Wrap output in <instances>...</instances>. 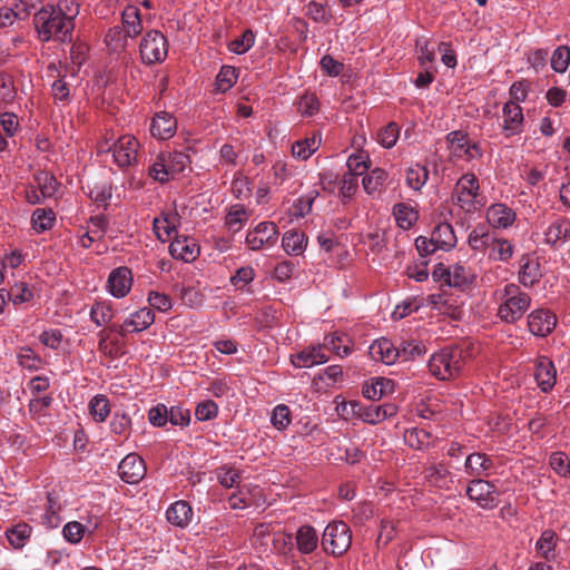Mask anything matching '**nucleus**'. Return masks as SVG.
Wrapping results in <instances>:
<instances>
[{
    "label": "nucleus",
    "mask_w": 570,
    "mask_h": 570,
    "mask_svg": "<svg viewBox=\"0 0 570 570\" xmlns=\"http://www.w3.org/2000/svg\"><path fill=\"white\" fill-rule=\"evenodd\" d=\"M35 28L39 39L48 42L51 39L61 42L71 41L75 28L73 18L67 16L60 8L47 6L35 13Z\"/></svg>",
    "instance_id": "obj_1"
},
{
    "label": "nucleus",
    "mask_w": 570,
    "mask_h": 570,
    "mask_svg": "<svg viewBox=\"0 0 570 570\" xmlns=\"http://www.w3.org/2000/svg\"><path fill=\"white\" fill-rule=\"evenodd\" d=\"M469 356L468 350L454 345L442 348L429 361V370L439 380H451L460 375Z\"/></svg>",
    "instance_id": "obj_2"
},
{
    "label": "nucleus",
    "mask_w": 570,
    "mask_h": 570,
    "mask_svg": "<svg viewBox=\"0 0 570 570\" xmlns=\"http://www.w3.org/2000/svg\"><path fill=\"white\" fill-rule=\"evenodd\" d=\"M189 163V156L181 151L160 153L149 168V175L164 184L183 173Z\"/></svg>",
    "instance_id": "obj_3"
},
{
    "label": "nucleus",
    "mask_w": 570,
    "mask_h": 570,
    "mask_svg": "<svg viewBox=\"0 0 570 570\" xmlns=\"http://www.w3.org/2000/svg\"><path fill=\"white\" fill-rule=\"evenodd\" d=\"M321 543L326 553L334 557L343 556L352 543L350 527L343 521L328 523L323 532Z\"/></svg>",
    "instance_id": "obj_4"
},
{
    "label": "nucleus",
    "mask_w": 570,
    "mask_h": 570,
    "mask_svg": "<svg viewBox=\"0 0 570 570\" xmlns=\"http://www.w3.org/2000/svg\"><path fill=\"white\" fill-rule=\"evenodd\" d=\"M139 53L146 65L163 62L168 55L167 38L158 30L147 31L140 41Z\"/></svg>",
    "instance_id": "obj_5"
},
{
    "label": "nucleus",
    "mask_w": 570,
    "mask_h": 570,
    "mask_svg": "<svg viewBox=\"0 0 570 570\" xmlns=\"http://www.w3.org/2000/svg\"><path fill=\"white\" fill-rule=\"evenodd\" d=\"M352 413L357 415L364 422L370 424H377L383 420L396 414L397 407L394 404H375L368 405L361 404L360 402H351Z\"/></svg>",
    "instance_id": "obj_6"
},
{
    "label": "nucleus",
    "mask_w": 570,
    "mask_h": 570,
    "mask_svg": "<svg viewBox=\"0 0 570 570\" xmlns=\"http://www.w3.org/2000/svg\"><path fill=\"white\" fill-rule=\"evenodd\" d=\"M470 500L478 502L484 509H493L498 502L494 494H499L497 487L483 479H475L470 482L466 489Z\"/></svg>",
    "instance_id": "obj_7"
},
{
    "label": "nucleus",
    "mask_w": 570,
    "mask_h": 570,
    "mask_svg": "<svg viewBox=\"0 0 570 570\" xmlns=\"http://www.w3.org/2000/svg\"><path fill=\"white\" fill-rule=\"evenodd\" d=\"M531 298L527 293L512 295L499 307V317L507 323H514L522 317L530 306Z\"/></svg>",
    "instance_id": "obj_8"
},
{
    "label": "nucleus",
    "mask_w": 570,
    "mask_h": 570,
    "mask_svg": "<svg viewBox=\"0 0 570 570\" xmlns=\"http://www.w3.org/2000/svg\"><path fill=\"white\" fill-rule=\"evenodd\" d=\"M146 473L144 460L136 453L127 454L118 465L120 479L128 484L138 483Z\"/></svg>",
    "instance_id": "obj_9"
},
{
    "label": "nucleus",
    "mask_w": 570,
    "mask_h": 570,
    "mask_svg": "<svg viewBox=\"0 0 570 570\" xmlns=\"http://www.w3.org/2000/svg\"><path fill=\"white\" fill-rule=\"evenodd\" d=\"M278 236V229L273 222L259 223L254 230L248 232L246 243L253 250L261 249L265 244L273 245Z\"/></svg>",
    "instance_id": "obj_10"
},
{
    "label": "nucleus",
    "mask_w": 570,
    "mask_h": 570,
    "mask_svg": "<svg viewBox=\"0 0 570 570\" xmlns=\"http://www.w3.org/2000/svg\"><path fill=\"white\" fill-rule=\"evenodd\" d=\"M138 140L130 135L121 136L112 146L114 159L119 167H127L136 159Z\"/></svg>",
    "instance_id": "obj_11"
},
{
    "label": "nucleus",
    "mask_w": 570,
    "mask_h": 570,
    "mask_svg": "<svg viewBox=\"0 0 570 570\" xmlns=\"http://www.w3.org/2000/svg\"><path fill=\"white\" fill-rule=\"evenodd\" d=\"M557 318L548 309H537L528 316L529 331L537 336H547L556 327Z\"/></svg>",
    "instance_id": "obj_12"
},
{
    "label": "nucleus",
    "mask_w": 570,
    "mask_h": 570,
    "mask_svg": "<svg viewBox=\"0 0 570 570\" xmlns=\"http://www.w3.org/2000/svg\"><path fill=\"white\" fill-rule=\"evenodd\" d=\"M503 131L507 137L518 135L522 131L523 127V112L520 105L513 100H510L503 106Z\"/></svg>",
    "instance_id": "obj_13"
},
{
    "label": "nucleus",
    "mask_w": 570,
    "mask_h": 570,
    "mask_svg": "<svg viewBox=\"0 0 570 570\" xmlns=\"http://www.w3.org/2000/svg\"><path fill=\"white\" fill-rule=\"evenodd\" d=\"M132 275L128 267L115 268L108 277V287L112 296L125 297L131 288Z\"/></svg>",
    "instance_id": "obj_14"
},
{
    "label": "nucleus",
    "mask_w": 570,
    "mask_h": 570,
    "mask_svg": "<svg viewBox=\"0 0 570 570\" xmlns=\"http://www.w3.org/2000/svg\"><path fill=\"white\" fill-rule=\"evenodd\" d=\"M169 253L173 258L189 263L198 257L199 246L186 236L176 237L169 245Z\"/></svg>",
    "instance_id": "obj_15"
},
{
    "label": "nucleus",
    "mask_w": 570,
    "mask_h": 570,
    "mask_svg": "<svg viewBox=\"0 0 570 570\" xmlns=\"http://www.w3.org/2000/svg\"><path fill=\"white\" fill-rule=\"evenodd\" d=\"M176 129L177 120L167 111H160L156 114L149 128L153 137L163 140L171 138L175 135Z\"/></svg>",
    "instance_id": "obj_16"
},
{
    "label": "nucleus",
    "mask_w": 570,
    "mask_h": 570,
    "mask_svg": "<svg viewBox=\"0 0 570 570\" xmlns=\"http://www.w3.org/2000/svg\"><path fill=\"white\" fill-rule=\"evenodd\" d=\"M534 377L542 392L551 391L557 382V371L553 362L548 357H541L535 365Z\"/></svg>",
    "instance_id": "obj_17"
},
{
    "label": "nucleus",
    "mask_w": 570,
    "mask_h": 570,
    "mask_svg": "<svg viewBox=\"0 0 570 570\" xmlns=\"http://www.w3.org/2000/svg\"><path fill=\"white\" fill-rule=\"evenodd\" d=\"M488 223L494 228H507L515 220V213L504 204H493L487 210Z\"/></svg>",
    "instance_id": "obj_18"
},
{
    "label": "nucleus",
    "mask_w": 570,
    "mask_h": 570,
    "mask_svg": "<svg viewBox=\"0 0 570 570\" xmlns=\"http://www.w3.org/2000/svg\"><path fill=\"white\" fill-rule=\"evenodd\" d=\"M370 354L375 361H381L386 365L393 364L400 358L399 347H395L393 343L387 338H381L375 341L370 346Z\"/></svg>",
    "instance_id": "obj_19"
},
{
    "label": "nucleus",
    "mask_w": 570,
    "mask_h": 570,
    "mask_svg": "<svg viewBox=\"0 0 570 570\" xmlns=\"http://www.w3.org/2000/svg\"><path fill=\"white\" fill-rule=\"evenodd\" d=\"M465 472L470 476L481 479L482 475L488 476V471L493 468V461L485 453H471L465 459Z\"/></svg>",
    "instance_id": "obj_20"
},
{
    "label": "nucleus",
    "mask_w": 570,
    "mask_h": 570,
    "mask_svg": "<svg viewBox=\"0 0 570 570\" xmlns=\"http://www.w3.org/2000/svg\"><path fill=\"white\" fill-rule=\"evenodd\" d=\"M479 181L474 174L463 175L456 183L458 200L463 207L471 205L478 195Z\"/></svg>",
    "instance_id": "obj_21"
},
{
    "label": "nucleus",
    "mask_w": 570,
    "mask_h": 570,
    "mask_svg": "<svg viewBox=\"0 0 570 570\" xmlns=\"http://www.w3.org/2000/svg\"><path fill=\"white\" fill-rule=\"evenodd\" d=\"M541 276L540 264L529 255H523L520 259L519 282L524 287H531L540 281Z\"/></svg>",
    "instance_id": "obj_22"
},
{
    "label": "nucleus",
    "mask_w": 570,
    "mask_h": 570,
    "mask_svg": "<svg viewBox=\"0 0 570 570\" xmlns=\"http://www.w3.org/2000/svg\"><path fill=\"white\" fill-rule=\"evenodd\" d=\"M547 244L556 246L558 243H566L570 239V219L558 217L544 233Z\"/></svg>",
    "instance_id": "obj_23"
},
{
    "label": "nucleus",
    "mask_w": 570,
    "mask_h": 570,
    "mask_svg": "<svg viewBox=\"0 0 570 570\" xmlns=\"http://www.w3.org/2000/svg\"><path fill=\"white\" fill-rule=\"evenodd\" d=\"M432 242H434V248H441L443 250H450L456 244V237L454 230L449 223L438 224L432 232Z\"/></svg>",
    "instance_id": "obj_24"
},
{
    "label": "nucleus",
    "mask_w": 570,
    "mask_h": 570,
    "mask_svg": "<svg viewBox=\"0 0 570 570\" xmlns=\"http://www.w3.org/2000/svg\"><path fill=\"white\" fill-rule=\"evenodd\" d=\"M191 515V508L186 501H177L173 503L166 512L168 522L180 528H184L189 523Z\"/></svg>",
    "instance_id": "obj_25"
},
{
    "label": "nucleus",
    "mask_w": 570,
    "mask_h": 570,
    "mask_svg": "<svg viewBox=\"0 0 570 570\" xmlns=\"http://www.w3.org/2000/svg\"><path fill=\"white\" fill-rule=\"evenodd\" d=\"M122 28L130 38L138 36L142 30L140 11L136 6H127L121 14Z\"/></svg>",
    "instance_id": "obj_26"
},
{
    "label": "nucleus",
    "mask_w": 570,
    "mask_h": 570,
    "mask_svg": "<svg viewBox=\"0 0 570 570\" xmlns=\"http://www.w3.org/2000/svg\"><path fill=\"white\" fill-rule=\"evenodd\" d=\"M318 543V537L315 529L311 525H302L296 532L297 549L303 554L312 553Z\"/></svg>",
    "instance_id": "obj_27"
},
{
    "label": "nucleus",
    "mask_w": 570,
    "mask_h": 570,
    "mask_svg": "<svg viewBox=\"0 0 570 570\" xmlns=\"http://www.w3.org/2000/svg\"><path fill=\"white\" fill-rule=\"evenodd\" d=\"M307 243L304 233L297 230H288L283 235L282 246L287 254L299 255L303 253Z\"/></svg>",
    "instance_id": "obj_28"
},
{
    "label": "nucleus",
    "mask_w": 570,
    "mask_h": 570,
    "mask_svg": "<svg viewBox=\"0 0 570 570\" xmlns=\"http://www.w3.org/2000/svg\"><path fill=\"white\" fill-rule=\"evenodd\" d=\"M494 239V233L485 230V227L478 226L469 235L468 242L473 250H490L491 243Z\"/></svg>",
    "instance_id": "obj_29"
},
{
    "label": "nucleus",
    "mask_w": 570,
    "mask_h": 570,
    "mask_svg": "<svg viewBox=\"0 0 570 570\" xmlns=\"http://www.w3.org/2000/svg\"><path fill=\"white\" fill-rule=\"evenodd\" d=\"M155 321V314L150 308L144 307L125 321V325L131 327V332H141Z\"/></svg>",
    "instance_id": "obj_30"
},
{
    "label": "nucleus",
    "mask_w": 570,
    "mask_h": 570,
    "mask_svg": "<svg viewBox=\"0 0 570 570\" xmlns=\"http://www.w3.org/2000/svg\"><path fill=\"white\" fill-rule=\"evenodd\" d=\"M393 215L402 229H410L419 217L417 212L404 203L394 205Z\"/></svg>",
    "instance_id": "obj_31"
},
{
    "label": "nucleus",
    "mask_w": 570,
    "mask_h": 570,
    "mask_svg": "<svg viewBox=\"0 0 570 570\" xmlns=\"http://www.w3.org/2000/svg\"><path fill=\"white\" fill-rule=\"evenodd\" d=\"M320 145L321 139H317L315 136L307 137L294 142L292 154L294 157L306 160L320 148Z\"/></svg>",
    "instance_id": "obj_32"
},
{
    "label": "nucleus",
    "mask_w": 570,
    "mask_h": 570,
    "mask_svg": "<svg viewBox=\"0 0 570 570\" xmlns=\"http://www.w3.org/2000/svg\"><path fill=\"white\" fill-rule=\"evenodd\" d=\"M56 220V214L50 208H38L33 212L31 224L37 233L49 230Z\"/></svg>",
    "instance_id": "obj_33"
},
{
    "label": "nucleus",
    "mask_w": 570,
    "mask_h": 570,
    "mask_svg": "<svg viewBox=\"0 0 570 570\" xmlns=\"http://www.w3.org/2000/svg\"><path fill=\"white\" fill-rule=\"evenodd\" d=\"M31 527L24 522L18 523L6 531L10 544L16 548H22L30 538Z\"/></svg>",
    "instance_id": "obj_34"
},
{
    "label": "nucleus",
    "mask_w": 570,
    "mask_h": 570,
    "mask_svg": "<svg viewBox=\"0 0 570 570\" xmlns=\"http://www.w3.org/2000/svg\"><path fill=\"white\" fill-rule=\"evenodd\" d=\"M513 255V245L504 238H497L494 236L493 242L489 250V258L493 261H509Z\"/></svg>",
    "instance_id": "obj_35"
},
{
    "label": "nucleus",
    "mask_w": 570,
    "mask_h": 570,
    "mask_svg": "<svg viewBox=\"0 0 570 570\" xmlns=\"http://www.w3.org/2000/svg\"><path fill=\"white\" fill-rule=\"evenodd\" d=\"M429 178V170L425 166L416 164L406 170V185L413 190H420Z\"/></svg>",
    "instance_id": "obj_36"
},
{
    "label": "nucleus",
    "mask_w": 570,
    "mask_h": 570,
    "mask_svg": "<svg viewBox=\"0 0 570 570\" xmlns=\"http://www.w3.org/2000/svg\"><path fill=\"white\" fill-rule=\"evenodd\" d=\"M33 179L38 185L42 197H52L56 194L59 184L52 174L48 171H39L35 174Z\"/></svg>",
    "instance_id": "obj_37"
},
{
    "label": "nucleus",
    "mask_w": 570,
    "mask_h": 570,
    "mask_svg": "<svg viewBox=\"0 0 570 570\" xmlns=\"http://www.w3.org/2000/svg\"><path fill=\"white\" fill-rule=\"evenodd\" d=\"M389 175L383 168H374L363 178V187L367 194H374L386 181Z\"/></svg>",
    "instance_id": "obj_38"
},
{
    "label": "nucleus",
    "mask_w": 570,
    "mask_h": 570,
    "mask_svg": "<svg viewBox=\"0 0 570 570\" xmlns=\"http://www.w3.org/2000/svg\"><path fill=\"white\" fill-rule=\"evenodd\" d=\"M90 317L97 326L108 324L114 317L111 305L106 302H96L90 308Z\"/></svg>",
    "instance_id": "obj_39"
},
{
    "label": "nucleus",
    "mask_w": 570,
    "mask_h": 570,
    "mask_svg": "<svg viewBox=\"0 0 570 570\" xmlns=\"http://www.w3.org/2000/svg\"><path fill=\"white\" fill-rule=\"evenodd\" d=\"M175 220V216H170L167 214L160 218L154 219V232L158 239H160L161 242H166V237H170L171 233L176 232Z\"/></svg>",
    "instance_id": "obj_40"
},
{
    "label": "nucleus",
    "mask_w": 570,
    "mask_h": 570,
    "mask_svg": "<svg viewBox=\"0 0 570 570\" xmlns=\"http://www.w3.org/2000/svg\"><path fill=\"white\" fill-rule=\"evenodd\" d=\"M237 69L232 66H223L216 77V87L220 92L229 90L237 80Z\"/></svg>",
    "instance_id": "obj_41"
},
{
    "label": "nucleus",
    "mask_w": 570,
    "mask_h": 570,
    "mask_svg": "<svg viewBox=\"0 0 570 570\" xmlns=\"http://www.w3.org/2000/svg\"><path fill=\"white\" fill-rule=\"evenodd\" d=\"M90 414L97 422H104L109 413L110 406L109 401L104 395H96L89 403Z\"/></svg>",
    "instance_id": "obj_42"
},
{
    "label": "nucleus",
    "mask_w": 570,
    "mask_h": 570,
    "mask_svg": "<svg viewBox=\"0 0 570 570\" xmlns=\"http://www.w3.org/2000/svg\"><path fill=\"white\" fill-rule=\"evenodd\" d=\"M431 433L424 429H411L406 430L404 434L405 443L413 449H422L429 445Z\"/></svg>",
    "instance_id": "obj_43"
},
{
    "label": "nucleus",
    "mask_w": 570,
    "mask_h": 570,
    "mask_svg": "<svg viewBox=\"0 0 570 570\" xmlns=\"http://www.w3.org/2000/svg\"><path fill=\"white\" fill-rule=\"evenodd\" d=\"M389 384H391V381L382 377H379L371 383H365L362 389L363 396L372 402L380 400L384 394L385 386Z\"/></svg>",
    "instance_id": "obj_44"
},
{
    "label": "nucleus",
    "mask_w": 570,
    "mask_h": 570,
    "mask_svg": "<svg viewBox=\"0 0 570 570\" xmlns=\"http://www.w3.org/2000/svg\"><path fill=\"white\" fill-rule=\"evenodd\" d=\"M570 63V48L568 46L558 47L551 57V68L559 73L564 72Z\"/></svg>",
    "instance_id": "obj_45"
},
{
    "label": "nucleus",
    "mask_w": 570,
    "mask_h": 570,
    "mask_svg": "<svg viewBox=\"0 0 570 570\" xmlns=\"http://www.w3.org/2000/svg\"><path fill=\"white\" fill-rule=\"evenodd\" d=\"M216 475L224 488H233L240 481V474L233 466L223 465L216 469Z\"/></svg>",
    "instance_id": "obj_46"
},
{
    "label": "nucleus",
    "mask_w": 570,
    "mask_h": 570,
    "mask_svg": "<svg viewBox=\"0 0 570 570\" xmlns=\"http://www.w3.org/2000/svg\"><path fill=\"white\" fill-rule=\"evenodd\" d=\"M129 36L121 26H115L108 30L105 36V42L112 50H118L126 47V40Z\"/></svg>",
    "instance_id": "obj_47"
},
{
    "label": "nucleus",
    "mask_w": 570,
    "mask_h": 570,
    "mask_svg": "<svg viewBox=\"0 0 570 570\" xmlns=\"http://www.w3.org/2000/svg\"><path fill=\"white\" fill-rule=\"evenodd\" d=\"M8 298L14 304H22L30 302L33 298L32 291L26 283H16L8 292Z\"/></svg>",
    "instance_id": "obj_48"
},
{
    "label": "nucleus",
    "mask_w": 570,
    "mask_h": 570,
    "mask_svg": "<svg viewBox=\"0 0 570 570\" xmlns=\"http://www.w3.org/2000/svg\"><path fill=\"white\" fill-rule=\"evenodd\" d=\"M445 284L450 287L462 288L469 284V274L463 265L455 264L450 268V276L445 278Z\"/></svg>",
    "instance_id": "obj_49"
},
{
    "label": "nucleus",
    "mask_w": 570,
    "mask_h": 570,
    "mask_svg": "<svg viewBox=\"0 0 570 570\" xmlns=\"http://www.w3.org/2000/svg\"><path fill=\"white\" fill-rule=\"evenodd\" d=\"M400 135V128L395 122L387 124L379 131V142L384 148H392L395 146Z\"/></svg>",
    "instance_id": "obj_50"
},
{
    "label": "nucleus",
    "mask_w": 570,
    "mask_h": 570,
    "mask_svg": "<svg viewBox=\"0 0 570 570\" xmlns=\"http://www.w3.org/2000/svg\"><path fill=\"white\" fill-rule=\"evenodd\" d=\"M400 358L403 361L413 360L425 354V346L419 341L403 342L399 347Z\"/></svg>",
    "instance_id": "obj_51"
},
{
    "label": "nucleus",
    "mask_w": 570,
    "mask_h": 570,
    "mask_svg": "<svg viewBox=\"0 0 570 570\" xmlns=\"http://www.w3.org/2000/svg\"><path fill=\"white\" fill-rule=\"evenodd\" d=\"M556 547V533L552 530H544L537 541L535 548L547 560L550 559V553Z\"/></svg>",
    "instance_id": "obj_52"
},
{
    "label": "nucleus",
    "mask_w": 570,
    "mask_h": 570,
    "mask_svg": "<svg viewBox=\"0 0 570 570\" xmlns=\"http://www.w3.org/2000/svg\"><path fill=\"white\" fill-rule=\"evenodd\" d=\"M255 41V35L252 30L247 29L243 32L239 38L233 40L229 45L230 51L240 55L248 51Z\"/></svg>",
    "instance_id": "obj_53"
},
{
    "label": "nucleus",
    "mask_w": 570,
    "mask_h": 570,
    "mask_svg": "<svg viewBox=\"0 0 570 570\" xmlns=\"http://www.w3.org/2000/svg\"><path fill=\"white\" fill-rule=\"evenodd\" d=\"M549 462L552 470L559 475H570V461L563 452H553Z\"/></svg>",
    "instance_id": "obj_54"
},
{
    "label": "nucleus",
    "mask_w": 570,
    "mask_h": 570,
    "mask_svg": "<svg viewBox=\"0 0 570 570\" xmlns=\"http://www.w3.org/2000/svg\"><path fill=\"white\" fill-rule=\"evenodd\" d=\"M306 16L315 22H330L332 14L326 10L325 4L311 1L307 4Z\"/></svg>",
    "instance_id": "obj_55"
},
{
    "label": "nucleus",
    "mask_w": 570,
    "mask_h": 570,
    "mask_svg": "<svg viewBox=\"0 0 570 570\" xmlns=\"http://www.w3.org/2000/svg\"><path fill=\"white\" fill-rule=\"evenodd\" d=\"M39 0H13L11 8L17 20H26L37 9Z\"/></svg>",
    "instance_id": "obj_56"
},
{
    "label": "nucleus",
    "mask_w": 570,
    "mask_h": 570,
    "mask_svg": "<svg viewBox=\"0 0 570 570\" xmlns=\"http://www.w3.org/2000/svg\"><path fill=\"white\" fill-rule=\"evenodd\" d=\"M320 109V102L315 95L305 94L299 98L298 110L304 116H313Z\"/></svg>",
    "instance_id": "obj_57"
},
{
    "label": "nucleus",
    "mask_w": 570,
    "mask_h": 570,
    "mask_svg": "<svg viewBox=\"0 0 570 570\" xmlns=\"http://www.w3.org/2000/svg\"><path fill=\"white\" fill-rule=\"evenodd\" d=\"M63 538L70 543H78L81 541L85 527L78 521L68 522L62 529Z\"/></svg>",
    "instance_id": "obj_58"
},
{
    "label": "nucleus",
    "mask_w": 570,
    "mask_h": 570,
    "mask_svg": "<svg viewBox=\"0 0 570 570\" xmlns=\"http://www.w3.org/2000/svg\"><path fill=\"white\" fill-rule=\"evenodd\" d=\"M291 411L286 405H277L272 414V424L277 430H284L291 423Z\"/></svg>",
    "instance_id": "obj_59"
},
{
    "label": "nucleus",
    "mask_w": 570,
    "mask_h": 570,
    "mask_svg": "<svg viewBox=\"0 0 570 570\" xmlns=\"http://www.w3.org/2000/svg\"><path fill=\"white\" fill-rule=\"evenodd\" d=\"M320 66L331 77H337L344 70V63L334 59L331 55L323 56Z\"/></svg>",
    "instance_id": "obj_60"
},
{
    "label": "nucleus",
    "mask_w": 570,
    "mask_h": 570,
    "mask_svg": "<svg viewBox=\"0 0 570 570\" xmlns=\"http://www.w3.org/2000/svg\"><path fill=\"white\" fill-rule=\"evenodd\" d=\"M168 421L173 425H180L185 426L188 425L190 422V412L187 409H184L183 406H171L168 411Z\"/></svg>",
    "instance_id": "obj_61"
},
{
    "label": "nucleus",
    "mask_w": 570,
    "mask_h": 570,
    "mask_svg": "<svg viewBox=\"0 0 570 570\" xmlns=\"http://www.w3.org/2000/svg\"><path fill=\"white\" fill-rule=\"evenodd\" d=\"M17 357L19 364L29 370L37 368L40 362L35 351L28 346L21 347Z\"/></svg>",
    "instance_id": "obj_62"
},
{
    "label": "nucleus",
    "mask_w": 570,
    "mask_h": 570,
    "mask_svg": "<svg viewBox=\"0 0 570 570\" xmlns=\"http://www.w3.org/2000/svg\"><path fill=\"white\" fill-rule=\"evenodd\" d=\"M425 478L429 482L440 485L449 474L448 468L443 463L432 464L425 469Z\"/></svg>",
    "instance_id": "obj_63"
},
{
    "label": "nucleus",
    "mask_w": 570,
    "mask_h": 570,
    "mask_svg": "<svg viewBox=\"0 0 570 570\" xmlns=\"http://www.w3.org/2000/svg\"><path fill=\"white\" fill-rule=\"evenodd\" d=\"M255 271L252 266H243L230 277L232 285L238 287L249 284L254 281Z\"/></svg>",
    "instance_id": "obj_64"
}]
</instances>
